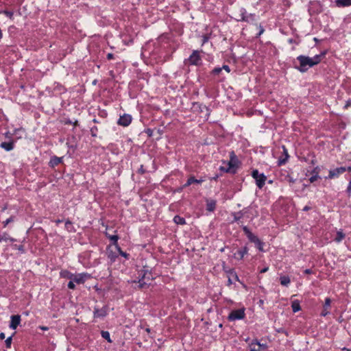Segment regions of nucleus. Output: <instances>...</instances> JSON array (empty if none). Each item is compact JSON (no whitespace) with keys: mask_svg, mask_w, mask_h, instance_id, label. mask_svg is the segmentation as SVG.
Masks as SVG:
<instances>
[{"mask_svg":"<svg viewBox=\"0 0 351 351\" xmlns=\"http://www.w3.org/2000/svg\"><path fill=\"white\" fill-rule=\"evenodd\" d=\"M325 56V53H321L320 54L315 55L313 58H309L308 56H299L297 58L300 63V66L297 67V69L302 72H306L309 68L313 67L315 65L318 64L324 58Z\"/></svg>","mask_w":351,"mask_h":351,"instance_id":"obj_1","label":"nucleus"},{"mask_svg":"<svg viewBox=\"0 0 351 351\" xmlns=\"http://www.w3.org/2000/svg\"><path fill=\"white\" fill-rule=\"evenodd\" d=\"M153 280L152 274L147 269H142L139 273L138 287L140 289H146L149 287L151 281Z\"/></svg>","mask_w":351,"mask_h":351,"instance_id":"obj_2","label":"nucleus"},{"mask_svg":"<svg viewBox=\"0 0 351 351\" xmlns=\"http://www.w3.org/2000/svg\"><path fill=\"white\" fill-rule=\"evenodd\" d=\"M252 176L255 179L257 186L262 189L265 185L267 177L263 173H259L257 169L252 171Z\"/></svg>","mask_w":351,"mask_h":351,"instance_id":"obj_3","label":"nucleus"},{"mask_svg":"<svg viewBox=\"0 0 351 351\" xmlns=\"http://www.w3.org/2000/svg\"><path fill=\"white\" fill-rule=\"evenodd\" d=\"M249 213H250V210L247 208H245L244 209H243L242 210H240L239 212L232 213V215L234 217L233 221L232 222V223L238 222L240 221L241 219H242L243 217L248 218Z\"/></svg>","mask_w":351,"mask_h":351,"instance_id":"obj_4","label":"nucleus"},{"mask_svg":"<svg viewBox=\"0 0 351 351\" xmlns=\"http://www.w3.org/2000/svg\"><path fill=\"white\" fill-rule=\"evenodd\" d=\"M245 317V312L243 309H237L232 311L228 315V319L234 321L237 319H241Z\"/></svg>","mask_w":351,"mask_h":351,"instance_id":"obj_5","label":"nucleus"},{"mask_svg":"<svg viewBox=\"0 0 351 351\" xmlns=\"http://www.w3.org/2000/svg\"><path fill=\"white\" fill-rule=\"evenodd\" d=\"M187 61L190 64L192 65H199L201 64V57L199 56L198 51H193L192 54L189 56Z\"/></svg>","mask_w":351,"mask_h":351,"instance_id":"obj_6","label":"nucleus"},{"mask_svg":"<svg viewBox=\"0 0 351 351\" xmlns=\"http://www.w3.org/2000/svg\"><path fill=\"white\" fill-rule=\"evenodd\" d=\"M88 276L86 274H74L73 276H71L69 277V279L73 280L74 282L77 284H83Z\"/></svg>","mask_w":351,"mask_h":351,"instance_id":"obj_7","label":"nucleus"},{"mask_svg":"<svg viewBox=\"0 0 351 351\" xmlns=\"http://www.w3.org/2000/svg\"><path fill=\"white\" fill-rule=\"evenodd\" d=\"M132 122V117L130 114H124L123 116H121L118 120L117 123L119 125H122L124 127L128 126Z\"/></svg>","mask_w":351,"mask_h":351,"instance_id":"obj_8","label":"nucleus"},{"mask_svg":"<svg viewBox=\"0 0 351 351\" xmlns=\"http://www.w3.org/2000/svg\"><path fill=\"white\" fill-rule=\"evenodd\" d=\"M346 171V167H341L329 171V174L327 178L332 179L338 177L340 174L343 173Z\"/></svg>","mask_w":351,"mask_h":351,"instance_id":"obj_9","label":"nucleus"},{"mask_svg":"<svg viewBox=\"0 0 351 351\" xmlns=\"http://www.w3.org/2000/svg\"><path fill=\"white\" fill-rule=\"evenodd\" d=\"M233 158H235L234 154L232 152L230 160L228 162V167H221L220 170L224 172H232L234 173L235 170L234 169L235 165L233 163Z\"/></svg>","mask_w":351,"mask_h":351,"instance_id":"obj_10","label":"nucleus"},{"mask_svg":"<svg viewBox=\"0 0 351 351\" xmlns=\"http://www.w3.org/2000/svg\"><path fill=\"white\" fill-rule=\"evenodd\" d=\"M10 319V328L15 330L21 323V316L19 315H12Z\"/></svg>","mask_w":351,"mask_h":351,"instance_id":"obj_11","label":"nucleus"},{"mask_svg":"<svg viewBox=\"0 0 351 351\" xmlns=\"http://www.w3.org/2000/svg\"><path fill=\"white\" fill-rule=\"evenodd\" d=\"M93 313L95 317H104L108 313V307L104 306L101 308H95Z\"/></svg>","mask_w":351,"mask_h":351,"instance_id":"obj_12","label":"nucleus"},{"mask_svg":"<svg viewBox=\"0 0 351 351\" xmlns=\"http://www.w3.org/2000/svg\"><path fill=\"white\" fill-rule=\"evenodd\" d=\"M243 230L245 235L247 236V239L252 243H255L257 241V239H258L256 235H254L250 230L249 228L244 226H243Z\"/></svg>","mask_w":351,"mask_h":351,"instance_id":"obj_13","label":"nucleus"},{"mask_svg":"<svg viewBox=\"0 0 351 351\" xmlns=\"http://www.w3.org/2000/svg\"><path fill=\"white\" fill-rule=\"evenodd\" d=\"M62 162V157L60 158V157L54 156L51 158L50 161L49 162V165L51 167H54L58 165L59 164H60Z\"/></svg>","mask_w":351,"mask_h":351,"instance_id":"obj_14","label":"nucleus"},{"mask_svg":"<svg viewBox=\"0 0 351 351\" xmlns=\"http://www.w3.org/2000/svg\"><path fill=\"white\" fill-rule=\"evenodd\" d=\"M248 252V248L245 246L242 249L239 250L236 254H234V256L236 258L241 260L245 254Z\"/></svg>","mask_w":351,"mask_h":351,"instance_id":"obj_15","label":"nucleus"},{"mask_svg":"<svg viewBox=\"0 0 351 351\" xmlns=\"http://www.w3.org/2000/svg\"><path fill=\"white\" fill-rule=\"evenodd\" d=\"M193 108L195 109L199 108V110L203 112L204 110L206 112L205 117H208L209 114V109L206 106L199 103L193 104Z\"/></svg>","mask_w":351,"mask_h":351,"instance_id":"obj_16","label":"nucleus"},{"mask_svg":"<svg viewBox=\"0 0 351 351\" xmlns=\"http://www.w3.org/2000/svg\"><path fill=\"white\" fill-rule=\"evenodd\" d=\"M216 208V201L213 199L206 200V210L210 212L215 210Z\"/></svg>","mask_w":351,"mask_h":351,"instance_id":"obj_17","label":"nucleus"},{"mask_svg":"<svg viewBox=\"0 0 351 351\" xmlns=\"http://www.w3.org/2000/svg\"><path fill=\"white\" fill-rule=\"evenodd\" d=\"M0 147L6 151H11L14 149V142H3L1 143Z\"/></svg>","mask_w":351,"mask_h":351,"instance_id":"obj_18","label":"nucleus"},{"mask_svg":"<svg viewBox=\"0 0 351 351\" xmlns=\"http://www.w3.org/2000/svg\"><path fill=\"white\" fill-rule=\"evenodd\" d=\"M202 182H203V180H197V179H195V177L191 176L187 180L186 182L184 184V187H187L194 183L200 184Z\"/></svg>","mask_w":351,"mask_h":351,"instance_id":"obj_19","label":"nucleus"},{"mask_svg":"<svg viewBox=\"0 0 351 351\" xmlns=\"http://www.w3.org/2000/svg\"><path fill=\"white\" fill-rule=\"evenodd\" d=\"M335 3L338 7H348L351 5V0H335Z\"/></svg>","mask_w":351,"mask_h":351,"instance_id":"obj_20","label":"nucleus"},{"mask_svg":"<svg viewBox=\"0 0 351 351\" xmlns=\"http://www.w3.org/2000/svg\"><path fill=\"white\" fill-rule=\"evenodd\" d=\"M106 236L112 241V244L114 246H117L118 244V240L119 237L117 234L111 235L108 232H106Z\"/></svg>","mask_w":351,"mask_h":351,"instance_id":"obj_21","label":"nucleus"},{"mask_svg":"<svg viewBox=\"0 0 351 351\" xmlns=\"http://www.w3.org/2000/svg\"><path fill=\"white\" fill-rule=\"evenodd\" d=\"M280 284L282 286H285V287H287L291 282L290 278L287 276H280Z\"/></svg>","mask_w":351,"mask_h":351,"instance_id":"obj_22","label":"nucleus"},{"mask_svg":"<svg viewBox=\"0 0 351 351\" xmlns=\"http://www.w3.org/2000/svg\"><path fill=\"white\" fill-rule=\"evenodd\" d=\"M346 235L343 232L342 230H339L337 232V235H336V237L335 238V241L337 243H339L341 242L344 238H345Z\"/></svg>","mask_w":351,"mask_h":351,"instance_id":"obj_23","label":"nucleus"},{"mask_svg":"<svg viewBox=\"0 0 351 351\" xmlns=\"http://www.w3.org/2000/svg\"><path fill=\"white\" fill-rule=\"evenodd\" d=\"M291 308L293 312L296 313L301 309L300 302L298 300H295L291 304Z\"/></svg>","mask_w":351,"mask_h":351,"instance_id":"obj_24","label":"nucleus"},{"mask_svg":"<svg viewBox=\"0 0 351 351\" xmlns=\"http://www.w3.org/2000/svg\"><path fill=\"white\" fill-rule=\"evenodd\" d=\"M173 221L177 223V224H180V225H184L186 223V221L184 219V218L179 216V215H176L173 218Z\"/></svg>","mask_w":351,"mask_h":351,"instance_id":"obj_25","label":"nucleus"},{"mask_svg":"<svg viewBox=\"0 0 351 351\" xmlns=\"http://www.w3.org/2000/svg\"><path fill=\"white\" fill-rule=\"evenodd\" d=\"M246 10L244 8L241 10V18L238 19V21H248V17L245 16Z\"/></svg>","mask_w":351,"mask_h":351,"instance_id":"obj_26","label":"nucleus"},{"mask_svg":"<svg viewBox=\"0 0 351 351\" xmlns=\"http://www.w3.org/2000/svg\"><path fill=\"white\" fill-rule=\"evenodd\" d=\"M65 228L69 231V232H72V231H74V228L73 226V224H72V222L69 220H66L65 221Z\"/></svg>","mask_w":351,"mask_h":351,"instance_id":"obj_27","label":"nucleus"},{"mask_svg":"<svg viewBox=\"0 0 351 351\" xmlns=\"http://www.w3.org/2000/svg\"><path fill=\"white\" fill-rule=\"evenodd\" d=\"M101 337L104 339H106L110 343L112 342L111 339H110V333H109L108 331H104L103 330V331H101Z\"/></svg>","mask_w":351,"mask_h":351,"instance_id":"obj_28","label":"nucleus"},{"mask_svg":"<svg viewBox=\"0 0 351 351\" xmlns=\"http://www.w3.org/2000/svg\"><path fill=\"white\" fill-rule=\"evenodd\" d=\"M256 247L261 252H263L264 250H263V245H264V243L259 239H257V241H256L254 243Z\"/></svg>","mask_w":351,"mask_h":351,"instance_id":"obj_29","label":"nucleus"},{"mask_svg":"<svg viewBox=\"0 0 351 351\" xmlns=\"http://www.w3.org/2000/svg\"><path fill=\"white\" fill-rule=\"evenodd\" d=\"M228 273L231 277L234 278V279L237 281H239V276H237V273L234 271V269H229L226 271Z\"/></svg>","mask_w":351,"mask_h":351,"instance_id":"obj_30","label":"nucleus"},{"mask_svg":"<svg viewBox=\"0 0 351 351\" xmlns=\"http://www.w3.org/2000/svg\"><path fill=\"white\" fill-rule=\"evenodd\" d=\"M115 247H116V249L117 250V251L119 252V254L121 256L125 257V258H128L129 254H127L126 252L122 251L119 245L115 246Z\"/></svg>","mask_w":351,"mask_h":351,"instance_id":"obj_31","label":"nucleus"},{"mask_svg":"<svg viewBox=\"0 0 351 351\" xmlns=\"http://www.w3.org/2000/svg\"><path fill=\"white\" fill-rule=\"evenodd\" d=\"M253 345H257L260 348H267V345L266 344H261L257 339H255V340L252 341V342L250 344V346H252Z\"/></svg>","mask_w":351,"mask_h":351,"instance_id":"obj_32","label":"nucleus"},{"mask_svg":"<svg viewBox=\"0 0 351 351\" xmlns=\"http://www.w3.org/2000/svg\"><path fill=\"white\" fill-rule=\"evenodd\" d=\"M222 71V68L220 67H216L212 71V74L213 75H219V74Z\"/></svg>","mask_w":351,"mask_h":351,"instance_id":"obj_33","label":"nucleus"},{"mask_svg":"<svg viewBox=\"0 0 351 351\" xmlns=\"http://www.w3.org/2000/svg\"><path fill=\"white\" fill-rule=\"evenodd\" d=\"M1 13L4 14L6 16L9 17L11 19L13 18L14 13L12 11L3 10L1 11Z\"/></svg>","mask_w":351,"mask_h":351,"instance_id":"obj_34","label":"nucleus"},{"mask_svg":"<svg viewBox=\"0 0 351 351\" xmlns=\"http://www.w3.org/2000/svg\"><path fill=\"white\" fill-rule=\"evenodd\" d=\"M331 300L329 298H326L324 304V308L328 309L330 306Z\"/></svg>","mask_w":351,"mask_h":351,"instance_id":"obj_35","label":"nucleus"},{"mask_svg":"<svg viewBox=\"0 0 351 351\" xmlns=\"http://www.w3.org/2000/svg\"><path fill=\"white\" fill-rule=\"evenodd\" d=\"M97 131H98L97 127H96V126L92 127L90 129L91 135L93 136H96Z\"/></svg>","mask_w":351,"mask_h":351,"instance_id":"obj_36","label":"nucleus"},{"mask_svg":"<svg viewBox=\"0 0 351 351\" xmlns=\"http://www.w3.org/2000/svg\"><path fill=\"white\" fill-rule=\"evenodd\" d=\"M6 348H9L11 346L12 343V336L7 338L5 341Z\"/></svg>","mask_w":351,"mask_h":351,"instance_id":"obj_37","label":"nucleus"},{"mask_svg":"<svg viewBox=\"0 0 351 351\" xmlns=\"http://www.w3.org/2000/svg\"><path fill=\"white\" fill-rule=\"evenodd\" d=\"M2 237H3V241H6L8 240H10L11 241H15L14 239L9 237L7 234H3Z\"/></svg>","mask_w":351,"mask_h":351,"instance_id":"obj_38","label":"nucleus"},{"mask_svg":"<svg viewBox=\"0 0 351 351\" xmlns=\"http://www.w3.org/2000/svg\"><path fill=\"white\" fill-rule=\"evenodd\" d=\"M210 38V36L208 34H205L202 36V45L205 44L208 41Z\"/></svg>","mask_w":351,"mask_h":351,"instance_id":"obj_39","label":"nucleus"},{"mask_svg":"<svg viewBox=\"0 0 351 351\" xmlns=\"http://www.w3.org/2000/svg\"><path fill=\"white\" fill-rule=\"evenodd\" d=\"M319 178V175H312V176L309 178V181L313 183L316 181Z\"/></svg>","mask_w":351,"mask_h":351,"instance_id":"obj_40","label":"nucleus"},{"mask_svg":"<svg viewBox=\"0 0 351 351\" xmlns=\"http://www.w3.org/2000/svg\"><path fill=\"white\" fill-rule=\"evenodd\" d=\"M14 221V217H10V218L7 219L5 221H3V226L5 227L8 223L10 222H12Z\"/></svg>","mask_w":351,"mask_h":351,"instance_id":"obj_41","label":"nucleus"},{"mask_svg":"<svg viewBox=\"0 0 351 351\" xmlns=\"http://www.w3.org/2000/svg\"><path fill=\"white\" fill-rule=\"evenodd\" d=\"M68 288L70 289H74L75 288V285L74 284V282L73 280H70L68 283Z\"/></svg>","mask_w":351,"mask_h":351,"instance_id":"obj_42","label":"nucleus"},{"mask_svg":"<svg viewBox=\"0 0 351 351\" xmlns=\"http://www.w3.org/2000/svg\"><path fill=\"white\" fill-rule=\"evenodd\" d=\"M319 168L318 167H316L315 168H314L313 169V171H311L312 175H319Z\"/></svg>","mask_w":351,"mask_h":351,"instance_id":"obj_43","label":"nucleus"},{"mask_svg":"<svg viewBox=\"0 0 351 351\" xmlns=\"http://www.w3.org/2000/svg\"><path fill=\"white\" fill-rule=\"evenodd\" d=\"M258 28H259V32L258 33L257 36H260L265 31L263 27L261 25H259Z\"/></svg>","mask_w":351,"mask_h":351,"instance_id":"obj_44","label":"nucleus"},{"mask_svg":"<svg viewBox=\"0 0 351 351\" xmlns=\"http://www.w3.org/2000/svg\"><path fill=\"white\" fill-rule=\"evenodd\" d=\"M351 106V99H349L346 103V105L344 106V108L345 109H347L348 107Z\"/></svg>","mask_w":351,"mask_h":351,"instance_id":"obj_45","label":"nucleus"},{"mask_svg":"<svg viewBox=\"0 0 351 351\" xmlns=\"http://www.w3.org/2000/svg\"><path fill=\"white\" fill-rule=\"evenodd\" d=\"M221 68H222V70H225L227 73L230 72V67L228 65H223Z\"/></svg>","mask_w":351,"mask_h":351,"instance_id":"obj_46","label":"nucleus"},{"mask_svg":"<svg viewBox=\"0 0 351 351\" xmlns=\"http://www.w3.org/2000/svg\"><path fill=\"white\" fill-rule=\"evenodd\" d=\"M64 274H63V276H64V277H65V278H69V277H70L71 276H73V275H74V274H71V273H69V272H68V271H64Z\"/></svg>","mask_w":351,"mask_h":351,"instance_id":"obj_47","label":"nucleus"},{"mask_svg":"<svg viewBox=\"0 0 351 351\" xmlns=\"http://www.w3.org/2000/svg\"><path fill=\"white\" fill-rule=\"evenodd\" d=\"M328 313H329V311H328V309H325V308H324V309H323V311H322V313H321V315H322V316H326V315H327Z\"/></svg>","mask_w":351,"mask_h":351,"instance_id":"obj_48","label":"nucleus"},{"mask_svg":"<svg viewBox=\"0 0 351 351\" xmlns=\"http://www.w3.org/2000/svg\"><path fill=\"white\" fill-rule=\"evenodd\" d=\"M232 284V279H231V276L230 275L228 276L227 285L228 286H230Z\"/></svg>","mask_w":351,"mask_h":351,"instance_id":"obj_49","label":"nucleus"},{"mask_svg":"<svg viewBox=\"0 0 351 351\" xmlns=\"http://www.w3.org/2000/svg\"><path fill=\"white\" fill-rule=\"evenodd\" d=\"M268 269H269V267H265V268L262 269L260 271V272H261V274H263V273H265V272H267V271H268Z\"/></svg>","mask_w":351,"mask_h":351,"instance_id":"obj_50","label":"nucleus"},{"mask_svg":"<svg viewBox=\"0 0 351 351\" xmlns=\"http://www.w3.org/2000/svg\"><path fill=\"white\" fill-rule=\"evenodd\" d=\"M113 57H114V55H113L112 53H108V54L107 55V58H108V60H111V59H112V58H113Z\"/></svg>","mask_w":351,"mask_h":351,"instance_id":"obj_51","label":"nucleus"},{"mask_svg":"<svg viewBox=\"0 0 351 351\" xmlns=\"http://www.w3.org/2000/svg\"><path fill=\"white\" fill-rule=\"evenodd\" d=\"M304 273L306 274H312V270L310 269H306L304 270Z\"/></svg>","mask_w":351,"mask_h":351,"instance_id":"obj_52","label":"nucleus"},{"mask_svg":"<svg viewBox=\"0 0 351 351\" xmlns=\"http://www.w3.org/2000/svg\"><path fill=\"white\" fill-rule=\"evenodd\" d=\"M5 338V333H3V332H1V333H0V339H4Z\"/></svg>","mask_w":351,"mask_h":351,"instance_id":"obj_53","label":"nucleus"},{"mask_svg":"<svg viewBox=\"0 0 351 351\" xmlns=\"http://www.w3.org/2000/svg\"><path fill=\"white\" fill-rule=\"evenodd\" d=\"M310 209H311L310 206H306L304 207L303 210L307 211V210H309Z\"/></svg>","mask_w":351,"mask_h":351,"instance_id":"obj_54","label":"nucleus"},{"mask_svg":"<svg viewBox=\"0 0 351 351\" xmlns=\"http://www.w3.org/2000/svg\"><path fill=\"white\" fill-rule=\"evenodd\" d=\"M250 347H251L250 351H260L259 348L256 349L255 348H252V346H250Z\"/></svg>","mask_w":351,"mask_h":351,"instance_id":"obj_55","label":"nucleus"},{"mask_svg":"<svg viewBox=\"0 0 351 351\" xmlns=\"http://www.w3.org/2000/svg\"><path fill=\"white\" fill-rule=\"evenodd\" d=\"M348 191H351V181L349 182L348 186Z\"/></svg>","mask_w":351,"mask_h":351,"instance_id":"obj_56","label":"nucleus"},{"mask_svg":"<svg viewBox=\"0 0 351 351\" xmlns=\"http://www.w3.org/2000/svg\"><path fill=\"white\" fill-rule=\"evenodd\" d=\"M55 222H56V224H59V223H62V220H61V219H57V220H56V221H55Z\"/></svg>","mask_w":351,"mask_h":351,"instance_id":"obj_57","label":"nucleus"},{"mask_svg":"<svg viewBox=\"0 0 351 351\" xmlns=\"http://www.w3.org/2000/svg\"><path fill=\"white\" fill-rule=\"evenodd\" d=\"M18 250H20V251L23 252V245H20V246L18 247Z\"/></svg>","mask_w":351,"mask_h":351,"instance_id":"obj_58","label":"nucleus"},{"mask_svg":"<svg viewBox=\"0 0 351 351\" xmlns=\"http://www.w3.org/2000/svg\"><path fill=\"white\" fill-rule=\"evenodd\" d=\"M286 160H287V158H286V159H284V160H280V164H284V163H285Z\"/></svg>","mask_w":351,"mask_h":351,"instance_id":"obj_59","label":"nucleus"},{"mask_svg":"<svg viewBox=\"0 0 351 351\" xmlns=\"http://www.w3.org/2000/svg\"><path fill=\"white\" fill-rule=\"evenodd\" d=\"M145 331L147 332V333H149L150 332V328H145Z\"/></svg>","mask_w":351,"mask_h":351,"instance_id":"obj_60","label":"nucleus"},{"mask_svg":"<svg viewBox=\"0 0 351 351\" xmlns=\"http://www.w3.org/2000/svg\"><path fill=\"white\" fill-rule=\"evenodd\" d=\"M40 328H41L42 330H47L48 329V328H47V327H45V326H42V327H40Z\"/></svg>","mask_w":351,"mask_h":351,"instance_id":"obj_61","label":"nucleus"},{"mask_svg":"<svg viewBox=\"0 0 351 351\" xmlns=\"http://www.w3.org/2000/svg\"><path fill=\"white\" fill-rule=\"evenodd\" d=\"M139 171L143 173H144V170L143 169V166H141V169H139Z\"/></svg>","mask_w":351,"mask_h":351,"instance_id":"obj_62","label":"nucleus"},{"mask_svg":"<svg viewBox=\"0 0 351 351\" xmlns=\"http://www.w3.org/2000/svg\"><path fill=\"white\" fill-rule=\"evenodd\" d=\"M3 241L2 235L0 234V242Z\"/></svg>","mask_w":351,"mask_h":351,"instance_id":"obj_63","label":"nucleus"},{"mask_svg":"<svg viewBox=\"0 0 351 351\" xmlns=\"http://www.w3.org/2000/svg\"><path fill=\"white\" fill-rule=\"evenodd\" d=\"M348 170L349 171H351V167H348Z\"/></svg>","mask_w":351,"mask_h":351,"instance_id":"obj_64","label":"nucleus"}]
</instances>
